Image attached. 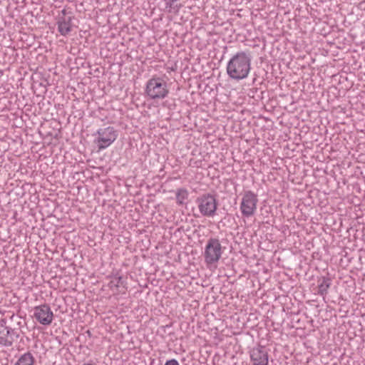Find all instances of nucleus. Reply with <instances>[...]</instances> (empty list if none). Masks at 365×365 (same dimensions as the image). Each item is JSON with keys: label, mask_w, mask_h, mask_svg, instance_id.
Returning <instances> with one entry per match:
<instances>
[{"label": "nucleus", "mask_w": 365, "mask_h": 365, "mask_svg": "<svg viewBox=\"0 0 365 365\" xmlns=\"http://www.w3.org/2000/svg\"><path fill=\"white\" fill-rule=\"evenodd\" d=\"M250 55L245 51H240L233 55L226 66L227 76L232 80L240 81L248 77L251 71Z\"/></svg>", "instance_id": "1"}, {"label": "nucleus", "mask_w": 365, "mask_h": 365, "mask_svg": "<svg viewBox=\"0 0 365 365\" xmlns=\"http://www.w3.org/2000/svg\"><path fill=\"white\" fill-rule=\"evenodd\" d=\"M145 93L148 99L163 100L168 96V85L163 78L153 76L145 84Z\"/></svg>", "instance_id": "2"}, {"label": "nucleus", "mask_w": 365, "mask_h": 365, "mask_svg": "<svg viewBox=\"0 0 365 365\" xmlns=\"http://www.w3.org/2000/svg\"><path fill=\"white\" fill-rule=\"evenodd\" d=\"M223 247L220 240L217 238H210L205 247L203 257L207 267L210 268L217 267V264L222 257Z\"/></svg>", "instance_id": "3"}, {"label": "nucleus", "mask_w": 365, "mask_h": 365, "mask_svg": "<svg viewBox=\"0 0 365 365\" xmlns=\"http://www.w3.org/2000/svg\"><path fill=\"white\" fill-rule=\"evenodd\" d=\"M258 201L257 195L253 191H245L240 205L242 217L249 218L254 216L257 210Z\"/></svg>", "instance_id": "4"}, {"label": "nucleus", "mask_w": 365, "mask_h": 365, "mask_svg": "<svg viewBox=\"0 0 365 365\" xmlns=\"http://www.w3.org/2000/svg\"><path fill=\"white\" fill-rule=\"evenodd\" d=\"M196 203L203 217H212L216 215L217 201L214 195L209 193L203 194L197 198Z\"/></svg>", "instance_id": "5"}, {"label": "nucleus", "mask_w": 365, "mask_h": 365, "mask_svg": "<svg viewBox=\"0 0 365 365\" xmlns=\"http://www.w3.org/2000/svg\"><path fill=\"white\" fill-rule=\"evenodd\" d=\"M95 143L100 150H103L110 146L117 138L118 132L111 126L100 128L97 130Z\"/></svg>", "instance_id": "6"}, {"label": "nucleus", "mask_w": 365, "mask_h": 365, "mask_svg": "<svg viewBox=\"0 0 365 365\" xmlns=\"http://www.w3.org/2000/svg\"><path fill=\"white\" fill-rule=\"evenodd\" d=\"M33 317L39 324L48 326L53 320V312L48 304H44L34 307Z\"/></svg>", "instance_id": "7"}, {"label": "nucleus", "mask_w": 365, "mask_h": 365, "mask_svg": "<svg viewBox=\"0 0 365 365\" xmlns=\"http://www.w3.org/2000/svg\"><path fill=\"white\" fill-rule=\"evenodd\" d=\"M18 337L19 334L14 329L0 324V345L11 346Z\"/></svg>", "instance_id": "8"}, {"label": "nucleus", "mask_w": 365, "mask_h": 365, "mask_svg": "<svg viewBox=\"0 0 365 365\" xmlns=\"http://www.w3.org/2000/svg\"><path fill=\"white\" fill-rule=\"evenodd\" d=\"M250 357L253 365H268V353L262 346L254 348Z\"/></svg>", "instance_id": "9"}, {"label": "nucleus", "mask_w": 365, "mask_h": 365, "mask_svg": "<svg viewBox=\"0 0 365 365\" xmlns=\"http://www.w3.org/2000/svg\"><path fill=\"white\" fill-rule=\"evenodd\" d=\"M58 31L62 36H67L71 31V19L62 18L58 23Z\"/></svg>", "instance_id": "10"}, {"label": "nucleus", "mask_w": 365, "mask_h": 365, "mask_svg": "<svg viewBox=\"0 0 365 365\" xmlns=\"http://www.w3.org/2000/svg\"><path fill=\"white\" fill-rule=\"evenodd\" d=\"M35 359L31 352L21 354L14 365H34Z\"/></svg>", "instance_id": "11"}, {"label": "nucleus", "mask_w": 365, "mask_h": 365, "mask_svg": "<svg viewBox=\"0 0 365 365\" xmlns=\"http://www.w3.org/2000/svg\"><path fill=\"white\" fill-rule=\"evenodd\" d=\"M176 202L178 205H183L187 203L189 192L187 189L181 187L178 188L175 192Z\"/></svg>", "instance_id": "12"}, {"label": "nucleus", "mask_w": 365, "mask_h": 365, "mask_svg": "<svg viewBox=\"0 0 365 365\" xmlns=\"http://www.w3.org/2000/svg\"><path fill=\"white\" fill-rule=\"evenodd\" d=\"M331 286V279L329 278H323L318 286V292L322 296L327 295L328 289Z\"/></svg>", "instance_id": "13"}, {"label": "nucleus", "mask_w": 365, "mask_h": 365, "mask_svg": "<svg viewBox=\"0 0 365 365\" xmlns=\"http://www.w3.org/2000/svg\"><path fill=\"white\" fill-rule=\"evenodd\" d=\"M108 286L111 289H113L114 288L118 289L120 287H125L123 284V278L119 275L113 276L110 281Z\"/></svg>", "instance_id": "14"}, {"label": "nucleus", "mask_w": 365, "mask_h": 365, "mask_svg": "<svg viewBox=\"0 0 365 365\" xmlns=\"http://www.w3.org/2000/svg\"><path fill=\"white\" fill-rule=\"evenodd\" d=\"M165 365H180L178 361L176 360V359H170V360H168Z\"/></svg>", "instance_id": "15"}, {"label": "nucleus", "mask_w": 365, "mask_h": 365, "mask_svg": "<svg viewBox=\"0 0 365 365\" xmlns=\"http://www.w3.org/2000/svg\"><path fill=\"white\" fill-rule=\"evenodd\" d=\"M83 365H93V364L88 363V364H84Z\"/></svg>", "instance_id": "16"}]
</instances>
